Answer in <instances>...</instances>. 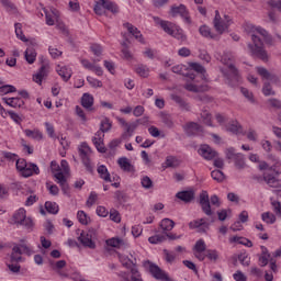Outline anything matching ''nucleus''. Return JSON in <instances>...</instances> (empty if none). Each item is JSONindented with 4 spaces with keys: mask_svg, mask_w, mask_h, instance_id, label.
Returning <instances> with one entry per match:
<instances>
[{
    "mask_svg": "<svg viewBox=\"0 0 281 281\" xmlns=\"http://www.w3.org/2000/svg\"><path fill=\"white\" fill-rule=\"evenodd\" d=\"M49 74V64H44L41 66L36 75L33 76V81L37 85H43V78H47Z\"/></svg>",
    "mask_w": 281,
    "mask_h": 281,
    "instance_id": "f8f14e48",
    "label": "nucleus"
},
{
    "mask_svg": "<svg viewBox=\"0 0 281 281\" xmlns=\"http://www.w3.org/2000/svg\"><path fill=\"white\" fill-rule=\"evenodd\" d=\"M139 122L140 124H146V122H148V116L137 120L136 122H133V123H127V125L125 126V135L127 134L128 137H132L137 126H139Z\"/></svg>",
    "mask_w": 281,
    "mask_h": 281,
    "instance_id": "dca6fc26",
    "label": "nucleus"
},
{
    "mask_svg": "<svg viewBox=\"0 0 281 281\" xmlns=\"http://www.w3.org/2000/svg\"><path fill=\"white\" fill-rule=\"evenodd\" d=\"M206 258H209V260H212L213 262H216V260H218V251L214 249L206 250Z\"/></svg>",
    "mask_w": 281,
    "mask_h": 281,
    "instance_id": "680f3d73",
    "label": "nucleus"
},
{
    "mask_svg": "<svg viewBox=\"0 0 281 281\" xmlns=\"http://www.w3.org/2000/svg\"><path fill=\"white\" fill-rule=\"evenodd\" d=\"M57 74L60 76V78H63L64 82H68L71 78V69L65 66L57 69Z\"/></svg>",
    "mask_w": 281,
    "mask_h": 281,
    "instance_id": "2f4dec72",
    "label": "nucleus"
},
{
    "mask_svg": "<svg viewBox=\"0 0 281 281\" xmlns=\"http://www.w3.org/2000/svg\"><path fill=\"white\" fill-rule=\"evenodd\" d=\"M170 14L173 18L180 14V16L184 19L186 23H192L190 20V14L188 13V9L184 4H180L179 7H171Z\"/></svg>",
    "mask_w": 281,
    "mask_h": 281,
    "instance_id": "9d476101",
    "label": "nucleus"
},
{
    "mask_svg": "<svg viewBox=\"0 0 281 281\" xmlns=\"http://www.w3.org/2000/svg\"><path fill=\"white\" fill-rule=\"evenodd\" d=\"M105 243L108 247H114L115 249H126V241L120 237L110 238Z\"/></svg>",
    "mask_w": 281,
    "mask_h": 281,
    "instance_id": "6ab92c4d",
    "label": "nucleus"
},
{
    "mask_svg": "<svg viewBox=\"0 0 281 281\" xmlns=\"http://www.w3.org/2000/svg\"><path fill=\"white\" fill-rule=\"evenodd\" d=\"M261 220L263 223H267L268 225H273L276 223L277 218L271 212H265L261 214Z\"/></svg>",
    "mask_w": 281,
    "mask_h": 281,
    "instance_id": "58836bf2",
    "label": "nucleus"
},
{
    "mask_svg": "<svg viewBox=\"0 0 281 281\" xmlns=\"http://www.w3.org/2000/svg\"><path fill=\"white\" fill-rule=\"evenodd\" d=\"M97 172L100 175V178L103 179V181H106L108 183H111V173H109V169L106 166L101 165L98 167Z\"/></svg>",
    "mask_w": 281,
    "mask_h": 281,
    "instance_id": "a878e982",
    "label": "nucleus"
},
{
    "mask_svg": "<svg viewBox=\"0 0 281 281\" xmlns=\"http://www.w3.org/2000/svg\"><path fill=\"white\" fill-rule=\"evenodd\" d=\"M171 36L178 41H186V34H183V30L177 25L173 29Z\"/></svg>",
    "mask_w": 281,
    "mask_h": 281,
    "instance_id": "c03bdc74",
    "label": "nucleus"
},
{
    "mask_svg": "<svg viewBox=\"0 0 281 281\" xmlns=\"http://www.w3.org/2000/svg\"><path fill=\"white\" fill-rule=\"evenodd\" d=\"M200 205L202 212H204L206 216H212V214H214V212H212V205L210 204V195L207 194V191H202L200 193Z\"/></svg>",
    "mask_w": 281,
    "mask_h": 281,
    "instance_id": "0eeeda50",
    "label": "nucleus"
},
{
    "mask_svg": "<svg viewBox=\"0 0 281 281\" xmlns=\"http://www.w3.org/2000/svg\"><path fill=\"white\" fill-rule=\"evenodd\" d=\"M77 218L81 225H89V220L87 218V213H85V211H78Z\"/></svg>",
    "mask_w": 281,
    "mask_h": 281,
    "instance_id": "13d9d810",
    "label": "nucleus"
},
{
    "mask_svg": "<svg viewBox=\"0 0 281 281\" xmlns=\"http://www.w3.org/2000/svg\"><path fill=\"white\" fill-rule=\"evenodd\" d=\"M231 243H238V245H244L245 247H254V243L245 237L235 236L231 238Z\"/></svg>",
    "mask_w": 281,
    "mask_h": 281,
    "instance_id": "c9c22d12",
    "label": "nucleus"
},
{
    "mask_svg": "<svg viewBox=\"0 0 281 281\" xmlns=\"http://www.w3.org/2000/svg\"><path fill=\"white\" fill-rule=\"evenodd\" d=\"M159 227L162 229L164 234H166L168 232H172V229H175V221H172L170 218H164L160 222Z\"/></svg>",
    "mask_w": 281,
    "mask_h": 281,
    "instance_id": "393cba45",
    "label": "nucleus"
},
{
    "mask_svg": "<svg viewBox=\"0 0 281 281\" xmlns=\"http://www.w3.org/2000/svg\"><path fill=\"white\" fill-rule=\"evenodd\" d=\"M113 128V123H111V120L109 117H105L101 121L100 130L102 133H109Z\"/></svg>",
    "mask_w": 281,
    "mask_h": 281,
    "instance_id": "4c0bfd02",
    "label": "nucleus"
},
{
    "mask_svg": "<svg viewBox=\"0 0 281 281\" xmlns=\"http://www.w3.org/2000/svg\"><path fill=\"white\" fill-rule=\"evenodd\" d=\"M24 58L29 65H34L36 61V49H34L32 46H29L24 53Z\"/></svg>",
    "mask_w": 281,
    "mask_h": 281,
    "instance_id": "4be33fe9",
    "label": "nucleus"
},
{
    "mask_svg": "<svg viewBox=\"0 0 281 281\" xmlns=\"http://www.w3.org/2000/svg\"><path fill=\"white\" fill-rule=\"evenodd\" d=\"M199 32L201 36H204V38H215L212 34V30L207 25L200 26Z\"/></svg>",
    "mask_w": 281,
    "mask_h": 281,
    "instance_id": "a19ab883",
    "label": "nucleus"
},
{
    "mask_svg": "<svg viewBox=\"0 0 281 281\" xmlns=\"http://www.w3.org/2000/svg\"><path fill=\"white\" fill-rule=\"evenodd\" d=\"M207 249V246L205 245V240L199 239L195 245L193 246V251H202L205 252Z\"/></svg>",
    "mask_w": 281,
    "mask_h": 281,
    "instance_id": "864d4df0",
    "label": "nucleus"
},
{
    "mask_svg": "<svg viewBox=\"0 0 281 281\" xmlns=\"http://www.w3.org/2000/svg\"><path fill=\"white\" fill-rule=\"evenodd\" d=\"M170 98L176 102V104H178L181 111H190V103H188V101H186L181 95L172 93Z\"/></svg>",
    "mask_w": 281,
    "mask_h": 281,
    "instance_id": "f3484780",
    "label": "nucleus"
},
{
    "mask_svg": "<svg viewBox=\"0 0 281 281\" xmlns=\"http://www.w3.org/2000/svg\"><path fill=\"white\" fill-rule=\"evenodd\" d=\"M257 74L262 78V80H270L272 85H280V77L278 75L270 72L265 67H257Z\"/></svg>",
    "mask_w": 281,
    "mask_h": 281,
    "instance_id": "1a4fd4ad",
    "label": "nucleus"
},
{
    "mask_svg": "<svg viewBox=\"0 0 281 281\" xmlns=\"http://www.w3.org/2000/svg\"><path fill=\"white\" fill-rule=\"evenodd\" d=\"M265 182L270 188H281V180L276 178L273 175H265Z\"/></svg>",
    "mask_w": 281,
    "mask_h": 281,
    "instance_id": "5701e85b",
    "label": "nucleus"
},
{
    "mask_svg": "<svg viewBox=\"0 0 281 281\" xmlns=\"http://www.w3.org/2000/svg\"><path fill=\"white\" fill-rule=\"evenodd\" d=\"M191 69H193V71H196L198 74H202V76H205V68L200 64L192 63Z\"/></svg>",
    "mask_w": 281,
    "mask_h": 281,
    "instance_id": "69168bd1",
    "label": "nucleus"
},
{
    "mask_svg": "<svg viewBox=\"0 0 281 281\" xmlns=\"http://www.w3.org/2000/svg\"><path fill=\"white\" fill-rule=\"evenodd\" d=\"M140 183L145 190H150V188H153V180L148 176L143 177Z\"/></svg>",
    "mask_w": 281,
    "mask_h": 281,
    "instance_id": "4d7b16f0",
    "label": "nucleus"
},
{
    "mask_svg": "<svg viewBox=\"0 0 281 281\" xmlns=\"http://www.w3.org/2000/svg\"><path fill=\"white\" fill-rule=\"evenodd\" d=\"M114 198L119 201L120 205L128 201V195L124 191H116Z\"/></svg>",
    "mask_w": 281,
    "mask_h": 281,
    "instance_id": "a18cd8bd",
    "label": "nucleus"
},
{
    "mask_svg": "<svg viewBox=\"0 0 281 281\" xmlns=\"http://www.w3.org/2000/svg\"><path fill=\"white\" fill-rule=\"evenodd\" d=\"M81 106L90 111L91 106H93V95L90 93H83L81 97Z\"/></svg>",
    "mask_w": 281,
    "mask_h": 281,
    "instance_id": "cd10ccee",
    "label": "nucleus"
},
{
    "mask_svg": "<svg viewBox=\"0 0 281 281\" xmlns=\"http://www.w3.org/2000/svg\"><path fill=\"white\" fill-rule=\"evenodd\" d=\"M46 188L49 191V194H53V196H57L58 192H60L58 186L49 184V182H46Z\"/></svg>",
    "mask_w": 281,
    "mask_h": 281,
    "instance_id": "e2e57ef3",
    "label": "nucleus"
},
{
    "mask_svg": "<svg viewBox=\"0 0 281 281\" xmlns=\"http://www.w3.org/2000/svg\"><path fill=\"white\" fill-rule=\"evenodd\" d=\"M262 93H263V95H266V97L276 95V91H274L273 87H271V82L266 81V82L263 83Z\"/></svg>",
    "mask_w": 281,
    "mask_h": 281,
    "instance_id": "37998d69",
    "label": "nucleus"
},
{
    "mask_svg": "<svg viewBox=\"0 0 281 281\" xmlns=\"http://www.w3.org/2000/svg\"><path fill=\"white\" fill-rule=\"evenodd\" d=\"M240 153H236V149L234 147L227 148L225 150L226 159H234L237 157Z\"/></svg>",
    "mask_w": 281,
    "mask_h": 281,
    "instance_id": "0e129e2a",
    "label": "nucleus"
},
{
    "mask_svg": "<svg viewBox=\"0 0 281 281\" xmlns=\"http://www.w3.org/2000/svg\"><path fill=\"white\" fill-rule=\"evenodd\" d=\"M8 93H16V88L10 85L0 87V95H8Z\"/></svg>",
    "mask_w": 281,
    "mask_h": 281,
    "instance_id": "09e8293b",
    "label": "nucleus"
},
{
    "mask_svg": "<svg viewBox=\"0 0 281 281\" xmlns=\"http://www.w3.org/2000/svg\"><path fill=\"white\" fill-rule=\"evenodd\" d=\"M201 120L206 126H212V114L207 110L202 111Z\"/></svg>",
    "mask_w": 281,
    "mask_h": 281,
    "instance_id": "8fccbe9b",
    "label": "nucleus"
},
{
    "mask_svg": "<svg viewBox=\"0 0 281 281\" xmlns=\"http://www.w3.org/2000/svg\"><path fill=\"white\" fill-rule=\"evenodd\" d=\"M97 238H98V235L95 234V231L89 229V231H82L80 236L78 237V240L82 245V247H87L88 249H95Z\"/></svg>",
    "mask_w": 281,
    "mask_h": 281,
    "instance_id": "20e7f679",
    "label": "nucleus"
},
{
    "mask_svg": "<svg viewBox=\"0 0 281 281\" xmlns=\"http://www.w3.org/2000/svg\"><path fill=\"white\" fill-rule=\"evenodd\" d=\"M211 177L214 181H217V183H223V181H225V173L221 170H213Z\"/></svg>",
    "mask_w": 281,
    "mask_h": 281,
    "instance_id": "ea45409f",
    "label": "nucleus"
},
{
    "mask_svg": "<svg viewBox=\"0 0 281 281\" xmlns=\"http://www.w3.org/2000/svg\"><path fill=\"white\" fill-rule=\"evenodd\" d=\"M160 27L164 30V32H166V34H169V36H171L175 27H177V25L172 22H168V21H162L160 22Z\"/></svg>",
    "mask_w": 281,
    "mask_h": 281,
    "instance_id": "f704fd0d",
    "label": "nucleus"
},
{
    "mask_svg": "<svg viewBox=\"0 0 281 281\" xmlns=\"http://www.w3.org/2000/svg\"><path fill=\"white\" fill-rule=\"evenodd\" d=\"M110 218L114 223H121V221H122V217L120 216V212L117 210H115V209H112L110 211Z\"/></svg>",
    "mask_w": 281,
    "mask_h": 281,
    "instance_id": "052dcab7",
    "label": "nucleus"
},
{
    "mask_svg": "<svg viewBox=\"0 0 281 281\" xmlns=\"http://www.w3.org/2000/svg\"><path fill=\"white\" fill-rule=\"evenodd\" d=\"M160 122L167 126V128H172L175 126V122L172 121V116L166 112L159 113Z\"/></svg>",
    "mask_w": 281,
    "mask_h": 281,
    "instance_id": "c85d7f7f",
    "label": "nucleus"
},
{
    "mask_svg": "<svg viewBox=\"0 0 281 281\" xmlns=\"http://www.w3.org/2000/svg\"><path fill=\"white\" fill-rule=\"evenodd\" d=\"M213 25L218 34H223V32H225L227 27L232 25V19H229L228 15H224V20H222L221 13L218 12V10H216Z\"/></svg>",
    "mask_w": 281,
    "mask_h": 281,
    "instance_id": "39448f33",
    "label": "nucleus"
},
{
    "mask_svg": "<svg viewBox=\"0 0 281 281\" xmlns=\"http://www.w3.org/2000/svg\"><path fill=\"white\" fill-rule=\"evenodd\" d=\"M100 2L102 8L109 10L110 12H112V14H117V12H120L117 4L111 2L110 0H100Z\"/></svg>",
    "mask_w": 281,
    "mask_h": 281,
    "instance_id": "c756f323",
    "label": "nucleus"
},
{
    "mask_svg": "<svg viewBox=\"0 0 281 281\" xmlns=\"http://www.w3.org/2000/svg\"><path fill=\"white\" fill-rule=\"evenodd\" d=\"M164 254L166 262H169L170 265H172V262H175L177 259V254L170 252L168 249H164Z\"/></svg>",
    "mask_w": 281,
    "mask_h": 281,
    "instance_id": "6e6d98bb",
    "label": "nucleus"
},
{
    "mask_svg": "<svg viewBox=\"0 0 281 281\" xmlns=\"http://www.w3.org/2000/svg\"><path fill=\"white\" fill-rule=\"evenodd\" d=\"M257 34L262 36L263 41L267 43V45H273V37L269 35V32L262 27H257L256 29Z\"/></svg>",
    "mask_w": 281,
    "mask_h": 281,
    "instance_id": "7c9ffc66",
    "label": "nucleus"
},
{
    "mask_svg": "<svg viewBox=\"0 0 281 281\" xmlns=\"http://www.w3.org/2000/svg\"><path fill=\"white\" fill-rule=\"evenodd\" d=\"M92 143L94 144L98 153H106V146H104V139H94L92 138Z\"/></svg>",
    "mask_w": 281,
    "mask_h": 281,
    "instance_id": "49530a36",
    "label": "nucleus"
},
{
    "mask_svg": "<svg viewBox=\"0 0 281 281\" xmlns=\"http://www.w3.org/2000/svg\"><path fill=\"white\" fill-rule=\"evenodd\" d=\"M20 172L24 178L27 179V177H32V175H40L41 169H38V166L36 164L26 162L24 169H22Z\"/></svg>",
    "mask_w": 281,
    "mask_h": 281,
    "instance_id": "4468645a",
    "label": "nucleus"
},
{
    "mask_svg": "<svg viewBox=\"0 0 281 281\" xmlns=\"http://www.w3.org/2000/svg\"><path fill=\"white\" fill-rule=\"evenodd\" d=\"M143 266L148 268L149 273L153 276V278H155V280L175 281L172 278H170V276H168L166 271L161 270L159 266L153 263L150 260L144 261Z\"/></svg>",
    "mask_w": 281,
    "mask_h": 281,
    "instance_id": "f03ea898",
    "label": "nucleus"
},
{
    "mask_svg": "<svg viewBox=\"0 0 281 281\" xmlns=\"http://www.w3.org/2000/svg\"><path fill=\"white\" fill-rule=\"evenodd\" d=\"M24 133L26 137H31V139H36L37 142H41V139H43V133L38 130H25Z\"/></svg>",
    "mask_w": 281,
    "mask_h": 281,
    "instance_id": "473e14b6",
    "label": "nucleus"
},
{
    "mask_svg": "<svg viewBox=\"0 0 281 281\" xmlns=\"http://www.w3.org/2000/svg\"><path fill=\"white\" fill-rule=\"evenodd\" d=\"M79 157L81 160L89 159V155H91V147H89V144L81 143L78 147Z\"/></svg>",
    "mask_w": 281,
    "mask_h": 281,
    "instance_id": "412c9836",
    "label": "nucleus"
},
{
    "mask_svg": "<svg viewBox=\"0 0 281 281\" xmlns=\"http://www.w3.org/2000/svg\"><path fill=\"white\" fill-rule=\"evenodd\" d=\"M135 71L142 78H148V66L139 64L138 66H136Z\"/></svg>",
    "mask_w": 281,
    "mask_h": 281,
    "instance_id": "79ce46f5",
    "label": "nucleus"
},
{
    "mask_svg": "<svg viewBox=\"0 0 281 281\" xmlns=\"http://www.w3.org/2000/svg\"><path fill=\"white\" fill-rule=\"evenodd\" d=\"M13 221L15 225H21L26 228L27 232H32L34 229V221L27 217L25 209L18 210L13 215Z\"/></svg>",
    "mask_w": 281,
    "mask_h": 281,
    "instance_id": "7ed1b4c3",
    "label": "nucleus"
},
{
    "mask_svg": "<svg viewBox=\"0 0 281 281\" xmlns=\"http://www.w3.org/2000/svg\"><path fill=\"white\" fill-rule=\"evenodd\" d=\"M122 45V49H121V53H122V56L125 60H133V53H131V49H130V46L126 42H122L121 43Z\"/></svg>",
    "mask_w": 281,
    "mask_h": 281,
    "instance_id": "72a5a7b5",
    "label": "nucleus"
},
{
    "mask_svg": "<svg viewBox=\"0 0 281 281\" xmlns=\"http://www.w3.org/2000/svg\"><path fill=\"white\" fill-rule=\"evenodd\" d=\"M234 161L238 170H243L245 168V156H243V154H237Z\"/></svg>",
    "mask_w": 281,
    "mask_h": 281,
    "instance_id": "de8ad7c7",
    "label": "nucleus"
},
{
    "mask_svg": "<svg viewBox=\"0 0 281 281\" xmlns=\"http://www.w3.org/2000/svg\"><path fill=\"white\" fill-rule=\"evenodd\" d=\"M272 210L277 216H281V203L278 201L271 202Z\"/></svg>",
    "mask_w": 281,
    "mask_h": 281,
    "instance_id": "338daca9",
    "label": "nucleus"
},
{
    "mask_svg": "<svg viewBox=\"0 0 281 281\" xmlns=\"http://www.w3.org/2000/svg\"><path fill=\"white\" fill-rule=\"evenodd\" d=\"M237 258L243 267H249V265H251V258L245 252L239 254Z\"/></svg>",
    "mask_w": 281,
    "mask_h": 281,
    "instance_id": "3c124183",
    "label": "nucleus"
},
{
    "mask_svg": "<svg viewBox=\"0 0 281 281\" xmlns=\"http://www.w3.org/2000/svg\"><path fill=\"white\" fill-rule=\"evenodd\" d=\"M117 164H119L121 170H123V172H135V166H133V164H131L128 158L121 157V158H119Z\"/></svg>",
    "mask_w": 281,
    "mask_h": 281,
    "instance_id": "a211bd4d",
    "label": "nucleus"
},
{
    "mask_svg": "<svg viewBox=\"0 0 281 281\" xmlns=\"http://www.w3.org/2000/svg\"><path fill=\"white\" fill-rule=\"evenodd\" d=\"M195 196H196V193L194 192V190L179 191L176 194V199L183 201V203H192Z\"/></svg>",
    "mask_w": 281,
    "mask_h": 281,
    "instance_id": "ddd939ff",
    "label": "nucleus"
},
{
    "mask_svg": "<svg viewBox=\"0 0 281 281\" xmlns=\"http://www.w3.org/2000/svg\"><path fill=\"white\" fill-rule=\"evenodd\" d=\"M251 41L252 44H248V49L252 56H256L260 60H263V63H267L269 60V54L265 49V44L262 43V40L260 36L256 34H251Z\"/></svg>",
    "mask_w": 281,
    "mask_h": 281,
    "instance_id": "f257e3e1",
    "label": "nucleus"
},
{
    "mask_svg": "<svg viewBox=\"0 0 281 281\" xmlns=\"http://www.w3.org/2000/svg\"><path fill=\"white\" fill-rule=\"evenodd\" d=\"M226 131H228V133H233V135H240V133H243V126L238 121H233L227 124Z\"/></svg>",
    "mask_w": 281,
    "mask_h": 281,
    "instance_id": "aec40b11",
    "label": "nucleus"
},
{
    "mask_svg": "<svg viewBox=\"0 0 281 281\" xmlns=\"http://www.w3.org/2000/svg\"><path fill=\"white\" fill-rule=\"evenodd\" d=\"M0 2L8 12H14V10H16V5H14L10 0H0Z\"/></svg>",
    "mask_w": 281,
    "mask_h": 281,
    "instance_id": "bf43d9fd",
    "label": "nucleus"
},
{
    "mask_svg": "<svg viewBox=\"0 0 281 281\" xmlns=\"http://www.w3.org/2000/svg\"><path fill=\"white\" fill-rule=\"evenodd\" d=\"M23 250L19 245L13 246L12 252H11V262H21L23 260Z\"/></svg>",
    "mask_w": 281,
    "mask_h": 281,
    "instance_id": "b1692460",
    "label": "nucleus"
},
{
    "mask_svg": "<svg viewBox=\"0 0 281 281\" xmlns=\"http://www.w3.org/2000/svg\"><path fill=\"white\" fill-rule=\"evenodd\" d=\"M45 210L48 212V214H56L59 209L56 202H46Z\"/></svg>",
    "mask_w": 281,
    "mask_h": 281,
    "instance_id": "603ef678",
    "label": "nucleus"
},
{
    "mask_svg": "<svg viewBox=\"0 0 281 281\" xmlns=\"http://www.w3.org/2000/svg\"><path fill=\"white\" fill-rule=\"evenodd\" d=\"M184 133L188 137H195V135H201L203 133V126L195 122H189L184 126Z\"/></svg>",
    "mask_w": 281,
    "mask_h": 281,
    "instance_id": "6e6552de",
    "label": "nucleus"
},
{
    "mask_svg": "<svg viewBox=\"0 0 281 281\" xmlns=\"http://www.w3.org/2000/svg\"><path fill=\"white\" fill-rule=\"evenodd\" d=\"M148 241L151 244V245H159V243H166V234L162 233V234H156L151 237L148 238Z\"/></svg>",
    "mask_w": 281,
    "mask_h": 281,
    "instance_id": "e433bc0d",
    "label": "nucleus"
},
{
    "mask_svg": "<svg viewBox=\"0 0 281 281\" xmlns=\"http://www.w3.org/2000/svg\"><path fill=\"white\" fill-rule=\"evenodd\" d=\"M234 280L236 281H247V276H245V273H243V271L237 270L234 274H233Z\"/></svg>",
    "mask_w": 281,
    "mask_h": 281,
    "instance_id": "774afa93",
    "label": "nucleus"
},
{
    "mask_svg": "<svg viewBox=\"0 0 281 281\" xmlns=\"http://www.w3.org/2000/svg\"><path fill=\"white\" fill-rule=\"evenodd\" d=\"M181 161L175 156H167L164 168H179Z\"/></svg>",
    "mask_w": 281,
    "mask_h": 281,
    "instance_id": "bb28decb",
    "label": "nucleus"
},
{
    "mask_svg": "<svg viewBox=\"0 0 281 281\" xmlns=\"http://www.w3.org/2000/svg\"><path fill=\"white\" fill-rule=\"evenodd\" d=\"M190 229H196L198 234H207L210 223L205 218L193 220L189 223Z\"/></svg>",
    "mask_w": 281,
    "mask_h": 281,
    "instance_id": "423d86ee",
    "label": "nucleus"
},
{
    "mask_svg": "<svg viewBox=\"0 0 281 281\" xmlns=\"http://www.w3.org/2000/svg\"><path fill=\"white\" fill-rule=\"evenodd\" d=\"M198 153L201 155V157H203V159H206L207 161H212V159L218 155V153L210 147V145H201Z\"/></svg>",
    "mask_w": 281,
    "mask_h": 281,
    "instance_id": "9b49d317",
    "label": "nucleus"
},
{
    "mask_svg": "<svg viewBox=\"0 0 281 281\" xmlns=\"http://www.w3.org/2000/svg\"><path fill=\"white\" fill-rule=\"evenodd\" d=\"M123 26L127 30V32L132 34V36H134V38H136V41H138L143 45L146 43L144 41V35H142V32L138 31V29L135 27L133 24L127 22V23H124Z\"/></svg>",
    "mask_w": 281,
    "mask_h": 281,
    "instance_id": "2eb2a0df",
    "label": "nucleus"
},
{
    "mask_svg": "<svg viewBox=\"0 0 281 281\" xmlns=\"http://www.w3.org/2000/svg\"><path fill=\"white\" fill-rule=\"evenodd\" d=\"M240 91H241L243 95L245 97V99L250 101L251 104H254L256 102V99H254V93L251 91H249V89L240 88Z\"/></svg>",
    "mask_w": 281,
    "mask_h": 281,
    "instance_id": "5fc2aeb1",
    "label": "nucleus"
}]
</instances>
